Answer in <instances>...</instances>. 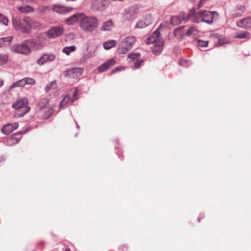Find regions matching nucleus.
I'll return each instance as SVG.
<instances>
[{
    "instance_id": "obj_45",
    "label": "nucleus",
    "mask_w": 251,
    "mask_h": 251,
    "mask_svg": "<svg viewBox=\"0 0 251 251\" xmlns=\"http://www.w3.org/2000/svg\"><path fill=\"white\" fill-rule=\"evenodd\" d=\"M188 61L187 60H182L180 62V64L181 65H182L184 67L187 66Z\"/></svg>"
},
{
    "instance_id": "obj_26",
    "label": "nucleus",
    "mask_w": 251,
    "mask_h": 251,
    "mask_svg": "<svg viewBox=\"0 0 251 251\" xmlns=\"http://www.w3.org/2000/svg\"><path fill=\"white\" fill-rule=\"evenodd\" d=\"M12 39L11 36L0 38V48H3L9 45Z\"/></svg>"
},
{
    "instance_id": "obj_15",
    "label": "nucleus",
    "mask_w": 251,
    "mask_h": 251,
    "mask_svg": "<svg viewBox=\"0 0 251 251\" xmlns=\"http://www.w3.org/2000/svg\"><path fill=\"white\" fill-rule=\"evenodd\" d=\"M30 50L31 49L38 50L43 48V44L39 39L27 40Z\"/></svg>"
},
{
    "instance_id": "obj_38",
    "label": "nucleus",
    "mask_w": 251,
    "mask_h": 251,
    "mask_svg": "<svg viewBox=\"0 0 251 251\" xmlns=\"http://www.w3.org/2000/svg\"><path fill=\"white\" fill-rule=\"evenodd\" d=\"M0 23L3 24L4 25L7 26L9 23V20L7 17L0 13Z\"/></svg>"
},
{
    "instance_id": "obj_43",
    "label": "nucleus",
    "mask_w": 251,
    "mask_h": 251,
    "mask_svg": "<svg viewBox=\"0 0 251 251\" xmlns=\"http://www.w3.org/2000/svg\"><path fill=\"white\" fill-rule=\"evenodd\" d=\"M78 90L77 89L75 90L73 96V98L72 100V102L76 100L77 99V95H78Z\"/></svg>"
},
{
    "instance_id": "obj_27",
    "label": "nucleus",
    "mask_w": 251,
    "mask_h": 251,
    "mask_svg": "<svg viewBox=\"0 0 251 251\" xmlns=\"http://www.w3.org/2000/svg\"><path fill=\"white\" fill-rule=\"evenodd\" d=\"M49 103V99L46 98H43L40 100L38 106L39 110L41 112L43 110L46 108V106Z\"/></svg>"
},
{
    "instance_id": "obj_48",
    "label": "nucleus",
    "mask_w": 251,
    "mask_h": 251,
    "mask_svg": "<svg viewBox=\"0 0 251 251\" xmlns=\"http://www.w3.org/2000/svg\"><path fill=\"white\" fill-rule=\"evenodd\" d=\"M5 160V158L4 156H3V155L0 156V162L4 161Z\"/></svg>"
},
{
    "instance_id": "obj_16",
    "label": "nucleus",
    "mask_w": 251,
    "mask_h": 251,
    "mask_svg": "<svg viewBox=\"0 0 251 251\" xmlns=\"http://www.w3.org/2000/svg\"><path fill=\"white\" fill-rule=\"evenodd\" d=\"M18 126L19 124L17 123L7 124L2 127L1 130L3 134L8 135L13 131L16 129Z\"/></svg>"
},
{
    "instance_id": "obj_2",
    "label": "nucleus",
    "mask_w": 251,
    "mask_h": 251,
    "mask_svg": "<svg viewBox=\"0 0 251 251\" xmlns=\"http://www.w3.org/2000/svg\"><path fill=\"white\" fill-rule=\"evenodd\" d=\"M218 13L217 12H211L206 10H201L195 13L194 16V22L200 23L201 22L207 24H211L214 18H217Z\"/></svg>"
},
{
    "instance_id": "obj_30",
    "label": "nucleus",
    "mask_w": 251,
    "mask_h": 251,
    "mask_svg": "<svg viewBox=\"0 0 251 251\" xmlns=\"http://www.w3.org/2000/svg\"><path fill=\"white\" fill-rule=\"evenodd\" d=\"M75 50L76 47L75 46L66 47L63 49L62 52L69 55L71 52L75 51Z\"/></svg>"
},
{
    "instance_id": "obj_7",
    "label": "nucleus",
    "mask_w": 251,
    "mask_h": 251,
    "mask_svg": "<svg viewBox=\"0 0 251 251\" xmlns=\"http://www.w3.org/2000/svg\"><path fill=\"white\" fill-rule=\"evenodd\" d=\"M63 31L64 29L62 26H54L47 32L46 35L49 38H54L62 35Z\"/></svg>"
},
{
    "instance_id": "obj_8",
    "label": "nucleus",
    "mask_w": 251,
    "mask_h": 251,
    "mask_svg": "<svg viewBox=\"0 0 251 251\" xmlns=\"http://www.w3.org/2000/svg\"><path fill=\"white\" fill-rule=\"evenodd\" d=\"M82 74V70L80 68H73L63 72V75L70 78H77Z\"/></svg>"
},
{
    "instance_id": "obj_41",
    "label": "nucleus",
    "mask_w": 251,
    "mask_h": 251,
    "mask_svg": "<svg viewBox=\"0 0 251 251\" xmlns=\"http://www.w3.org/2000/svg\"><path fill=\"white\" fill-rule=\"evenodd\" d=\"M30 29L31 28H36L39 26V24L31 19H30Z\"/></svg>"
},
{
    "instance_id": "obj_42",
    "label": "nucleus",
    "mask_w": 251,
    "mask_h": 251,
    "mask_svg": "<svg viewBox=\"0 0 251 251\" xmlns=\"http://www.w3.org/2000/svg\"><path fill=\"white\" fill-rule=\"evenodd\" d=\"M208 41L199 40L198 41V45L201 47H206L208 46Z\"/></svg>"
},
{
    "instance_id": "obj_29",
    "label": "nucleus",
    "mask_w": 251,
    "mask_h": 251,
    "mask_svg": "<svg viewBox=\"0 0 251 251\" xmlns=\"http://www.w3.org/2000/svg\"><path fill=\"white\" fill-rule=\"evenodd\" d=\"M235 37L240 39H249L250 38V34L248 31H243L237 33Z\"/></svg>"
},
{
    "instance_id": "obj_49",
    "label": "nucleus",
    "mask_w": 251,
    "mask_h": 251,
    "mask_svg": "<svg viewBox=\"0 0 251 251\" xmlns=\"http://www.w3.org/2000/svg\"><path fill=\"white\" fill-rule=\"evenodd\" d=\"M127 248H128L127 246H126V245H125V246H123L122 250L124 251H126L127 249Z\"/></svg>"
},
{
    "instance_id": "obj_28",
    "label": "nucleus",
    "mask_w": 251,
    "mask_h": 251,
    "mask_svg": "<svg viewBox=\"0 0 251 251\" xmlns=\"http://www.w3.org/2000/svg\"><path fill=\"white\" fill-rule=\"evenodd\" d=\"M116 45V41L114 40H110L103 43V47L105 50H109Z\"/></svg>"
},
{
    "instance_id": "obj_1",
    "label": "nucleus",
    "mask_w": 251,
    "mask_h": 251,
    "mask_svg": "<svg viewBox=\"0 0 251 251\" xmlns=\"http://www.w3.org/2000/svg\"><path fill=\"white\" fill-rule=\"evenodd\" d=\"M80 19L79 27L86 32H93L99 25V22L95 17L85 16L82 14Z\"/></svg>"
},
{
    "instance_id": "obj_31",
    "label": "nucleus",
    "mask_w": 251,
    "mask_h": 251,
    "mask_svg": "<svg viewBox=\"0 0 251 251\" xmlns=\"http://www.w3.org/2000/svg\"><path fill=\"white\" fill-rule=\"evenodd\" d=\"M140 54L139 53H130L128 54L127 58L129 59L128 61H131L134 60H138L140 58Z\"/></svg>"
},
{
    "instance_id": "obj_32",
    "label": "nucleus",
    "mask_w": 251,
    "mask_h": 251,
    "mask_svg": "<svg viewBox=\"0 0 251 251\" xmlns=\"http://www.w3.org/2000/svg\"><path fill=\"white\" fill-rule=\"evenodd\" d=\"M56 80H53L49 83L45 88V91L46 92H49V91L51 90L52 89H54L56 88Z\"/></svg>"
},
{
    "instance_id": "obj_11",
    "label": "nucleus",
    "mask_w": 251,
    "mask_h": 251,
    "mask_svg": "<svg viewBox=\"0 0 251 251\" xmlns=\"http://www.w3.org/2000/svg\"><path fill=\"white\" fill-rule=\"evenodd\" d=\"M159 41H163L162 38L160 36V32L158 29L154 31L152 34L148 38L146 44H154L158 43Z\"/></svg>"
},
{
    "instance_id": "obj_18",
    "label": "nucleus",
    "mask_w": 251,
    "mask_h": 251,
    "mask_svg": "<svg viewBox=\"0 0 251 251\" xmlns=\"http://www.w3.org/2000/svg\"><path fill=\"white\" fill-rule=\"evenodd\" d=\"M246 10V8L244 5H238L233 10L231 17L233 18L238 17L242 16L243 13Z\"/></svg>"
},
{
    "instance_id": "obj_47",
    "label": "nucleus",
    "mask_w": 251,
    "mask_h": 251,
    "mask_svg": "<svg viewBox=\"0 0 251 251\" xmlns=\"http://www.w3.org/2000/svg\"><path fill=\"white\" fill-rule=\"evenodd\" d=\"M121 69V68L119 67H116L114 70H112L111 72V74H114V73L116 72L117 71L120 70Z\"/></svg>"
},
{
    "instance_id": "obj_33",
    "label": "nucleus",
    "mask_w": 251,
    "mask_h": 251,
    "mask_svg": "<svg viewBox=\"0 0 251 251\" xmlns=\"http://www.w3.org/2000/svg\"><path fill=\"white\" fill-rule=\"evenodd\" d=\"M94 55V51H88L87 53H84L81 58V61H85L88 59L93 57Z\"/></svg>"
},
{
    "instance_id": "obj_44",
    "label": "nucleus",
    "mask_w": 251,
    "mask_h": 251,
    "mask_svg": "<svg viewBox=\"0 0 251 251\" xmlns=\"http://www.w3.org/2000/svg\"><path fill=\"white\" fill-rule=\"evenodd\" d=\"M207 0H200L198 3V8H201L204 5Z\"/></svg>"
},
{
    "instance_id": "obj_39",
    "label": "nucleus",
    "mask_w": 251,
    "mask_h": 251,
    "mask_svg": "<svg viewBox=\"0 0 251 251\" xmlns=\"http://www.w3.org/2000/svg\"><path fill=\"white\" fill-rule=\"evenodd\" d=\"M144 62V60L143 59L140 60L138 59L134 63V68L136 69H138L143 64Z\"/></svg>"
},
{
    "instance_id": "obj_17",
    "label": "nucleus",
    "mask_w": 251,
    "mask_h": 251,
    "mask_svg": "<svg viewBox=\"0 0 251 251\" xmlns=\"http://www.w3.org/2000/svg\"><path fill=\"white\" fill-rule=\"evenodd\" d=\"M115 60L114 59L111 58L99 66L98 70L99 72H103L107 70L111 66H114L115 64Z\"/></svg>"
},
{
    "instance_id": "obj_14",
    "label": "nucleus",
    "mask_w": 251,
    "mask_h": 251,
    "mask_svg": "<svg viewBox=\"0 0 251 251\" xmlns=\"http://www.w3.org/2000/svg\"><path fill=\"white\" fill-rule=\"evenodd\" d=\"M190 18V15L185 16L183 13L180 14L179 16H172L171 23L174 25H177L181 23V21H187Z\"/></svg>"
},
{
    "instance_id": "obj_6",
    "label": "nucleus",
    "mask_w": 251,
    "mask_h": 251,
    "mask_svg": "<svg viewBox=\"0 0 251 251\" xmlns=\"http://www.w3.org/2000/svg\"><path fill=\"white\" fill-rule=\"evenodd\" d=\"M10 50L16 53L25 55H28L31 52V50H30L29 48L27 40L24 41L21 44H16L10 47Z\"/></svg>"
},
{
    "instance_id": "obj_20",
    "label": "nucleus",
    "mask_w": 251,
    "mask_h": 251,
    "mask_svg": "<svg viewBox=\"0 0 251 251\" xmlns=\"http://www.w3.org/2000/svg\"><path fill=\"white\" fill-rule=\"evenodd\" d=\"M82 14H76L71 16L65 20V23L68 25H73L76 23L77 21L80 22V19Z\"/></svg>"
},
{
    "instance_id": "obj_5",
    "label": "nucleus",
    "mask_w": 251,
    "mask_h": 251,
    "mask_svg": "<svg viewBox=\"0 0 251 251\" xmlns=\"http://www.w3.org/2000/svg\"><path fill=\"white\" fill-rule=\"evenodd\" d=\"M28 100L24 98L18 100L15 103L12 104L13 108L18 110V114L22 117L30 110L29 107L27 106Z\"/></svg>"
},
{
    "instance_id": "obj_21",
    "label": "nucleus",
    "mask_w": 251,
    "mask_h": 251,
    "mask_svg": "<svg viewBox=\"0 0 251 251\" xmlns=\"http://www.w3.org/2000/svg\"><path fill=\"white\" fill-rule=\"evenodd\" d=\"M164 48V41H159L154 43V47L152 48L153 53L155 55L159 54L163 50Z\"/></svg>"
},
{
    "instance_id": "obj_19",
    "label": "nucleus",
    "mask_w": 251,
    "mask_h": 251,
    "mask_svg": "<svg viewBox=\"0 0 251 251\" xmlns=\"http://www.w3.org/2000/svg\"><path fill=\"white\" fill-rule=\"evenodd\" d=\"M106 2L103 0H94L92 1V8L95 10H103L105 6Z\"/></svg>"
},
{
    "instance_id": "obj_23",
    "label": "nucleus",
    "mask_w": 251,
    "mask_h": 251,
    "mask_svg": "<svg viewBox=\"0 0 251 251\" xmlns=\"http://www.w3.org/2000/svg\"><path fill=\"white\" fill-rule=\"evenodd\" d=\"M21 138V133H17L13 134L12 136L8 139V144L9 145L17 144Z\"/></svg>"
},
{
    "instance_id": "obj_3",
    "label": "nucleus",
    "mask_w": 251,
    "mask_h": 251,
    "mask_svg": "<svg viewBox=\"0 0 251 251\" xmlns=\"http://www.w3.org/2000/svg\"><path fill=\"white\" fill-rule=\"evenodd\" d=\"M30 18L22 19L18 17H13L12 24L13 27L16 29H21L23 32H28L30 30Z\"/></svg>"
},
{
    "instance_id": "obj_34",
    "label": "nucleus",
    "mask_w": 251,
    "mask_h": 251,
    "mask_svg": "<svg viewBox=\"0 0 251 251\" xmlns=\"http://www.w3.org/2000/svg\"><path fill=\"white\" fill-rule=\"evenodd\" d=\"M8 59L7 55L0 54V66L6 64L8 62Z\"/></svg>"
},
{
    "instance_id": "obj_10",
    "label": "nucleus",
    "mask_w": 251,
    "mask_h": 251,
    "mask_svg": "<svg viewBox=\"0 0 251 251\" xmlns=\"http://www.w3.org/2000/svg\"><path fill=\"white\" fill-rule=\"evenodd\" d=\"M55 58V55L52 53H45L37 61L39 66H42L45 63L53 61Z\"/></svg>"
},
{
    "instance_id": "obj_37",
    "label": "nucleus",
    "mask_w": 251,
    "mask_h": 251,
    "mask_svg": "<svg viewBox=\"0 0 251 251\" xmlns=\"http://www.w3.org/2000/svg\"><path fill=\"white\" fill-rule=\"evenodd\" d=\"M147 26H148V25L142 18L137 22L135 25V28H144Z\"/></svg>"
},
{
    "instance_id": "obj_46",
    "label": "nucleus",
    "mask_w": 251,
    "mask_h": 251,
    "mask_svg": "<svg viewBox=\"0 0 251 251\" xmlns=\"http://www.w3.org/2000/svg\"><path fill=\"white\" fill-rule=\"evenodd\" d=\"M183 27L182 26H181V27H179L176 29L175 30H174V33L175 35H176L180 31L181 29H183Z\"/></svg>"
},
{
    "instance_id": "obj_35",
    "label": "nucleus",
    "mask_w": 251,
    "mask_h": 251,
    "mask_svg": "<svg viewBox=\"0 0 251 251\" xmlns=\"http://www.w3.org/2000/svg\"><path fill=\"white\" fill-rule=\"evenodd\" d=\"M53 109L50 107H48L47 111H46L42 116L44 119H48L51 116L53 113Z\"/></svg>"
},
{
    "instance_id": "obj_51",
    "label": "nucleus",
    "mask_w": 251,
    "mask_h": 251,
    "mask_svg": "<svg viewBox=\"0 0 251 251\" xmlns=\"http://www.w3.org/2000/svg\"><path fill=\"white\" fill-rule=\"evenodd\" d=\"M65 251H71L70 249L69 248H66L65 249Z\"/></svg>"
},
{
    "instance_id": "obj_13",
    "label": "nucleus",
    "mask_w": 251,
    "mask_h": 251,
    "mask_svg": "<svg viewBox=\"0 0 251 251\" xmlns=\"http://www.w3.org/2000/svg\"><path fill=\"white\" fill-rule=\"evenodd\" d=\"M51 9L55 12L59 14H65L70 13L73 10V8L67 7L61 5H53L51 7Z\"/></svg>"
},
{
    "instance_id": "obj_24",
    "label": "nucleus",
    "mask_w": 251,
    "mask_h": 251,
    "mask_svg": "<svg viewBox=\"0 0 251 251\" xmlns=\"http://www.w3.org/2000/svg\"><path fill=\"white\" fill-rule=\"evenodd\" d=\"M114 26L112 21L109 20L103 23L102 25L100 27V29L102 31L111 30L113 28Z\"/></svg>"
},
{
    "instance_id": "obj_12",
    "label": "nucleus",
    "mask_w": 251,
    "mask_h": 251,
    "mask_svg": "<svg viewBox=\"0 0 251 251\" xmlns=\"http://www.w3.org/2000/svg\"><path fill=\"white\" fill-rule=\"evenodd\" d=\"M236 25L238 27L245 29L251 28V16H248L237 21Z\"/></svg>"
},
{
    "instance_id": "obj_22",
    "label": "nucleus",
    "mask_w": 251,
    "mask_h": 251,
    "mask_svg": "<svg viewBox=\"0 0 251 251\" xmlns=\"http://www.w3.org/2000/svg\"><path fill=\"white\" fill-rule=\"evenodd\" d=\"M17 9L19 12L24 14L32 13L34 10V8L32 6L27 5L18 6Z\"/></svg>"
},
{
    "instance_id": "obj_4",
    "label": "nucleus",
    "mask_w": 251,
    "mask_h": 251,
    "mask_svg": "<svg viewBox=\"0 0 251 251\" xmlns=\"http://www.w3.org/2000/svg\"><path fill=\"white\" fill-rule=\"evenodd\" d=\"M136 40L133 36L124 38L119 44L118 52L120 54H125L129 50L135 43Z\"/></svg>"
},
{
    "instance_id": "obj_36",
    "label": "nucleus",
    "mask_w": 251,
    "mask_h": 251,
    "mask_svg": "<svg viewBox=\"0 0 251 251\" xmlns=\"http://www.w3.org/2000/svg\"><path fill=\"white\" fill-rule=\"evenodd\" d=\"M143 19L148 25L151 24L153 20L152 16L150 14L146 15Z\"/></svg>"
},
{
    "instance_id": "obj_40",
    "label": "nucleus",
    "mask_w": 251,
    "mask_h": 251,
    "mask_svg": "<svg viewBox=\"0 0 251 251\" xmlns=\"http://www.w3.org/2000/svg\"><path fill=\"white\" fill-rule=\"evenodd\" d=\"M69 101V98L68 96H66L64 97L63 99L60 101L59 103L60 107H63L66 105Z\"/></svg>"
},
{
    "instance_id": "obj_50",
    "label": "nucleus",
    "mask_w": 251,
    "mask_h": 251,
    "mask_svg": "<svg viewBox=\"0 0 251 251\" xmlns=\"http://www.w3.org/2000/svg\"><path fill=\"white\" fill-rule=\"evenodd\" d=\"M3 84V81L2 79H0V87H1Z\"/></svg>"
},
{
    "instance_id": "obj_25",
    "label": "nucleus",
    "mask_w": 251,
    "mask_h": 251,
    "mask_svg": "<svg viewBox=\"0 0 251 251\" xmlns=\"http://www.w3.org/2000/svg\"><path fill=\"white\" fill-rule=\"evenodd\" d=\"M199 33L198 30L195 27L192 26L187 31L186 34L189 36L196 38L199 36Z\"/></svg>"
},
{
    "instance_id": "obj_9",
    "label": "nucleus",
    "mask_w": 251,
    "mask_h": 251,
    "mask_svg": "<svg viewBox=\"0 0 251 251\" xmlns=\"http://www.w3.org/2000/svg\"><path fill=\"white\" fill-rule=\"evenodd\" d=\"M35 83V81L34 79L31 78L26 77L13 83V84L10 86V89H12L16 87L24 86L25 84L33 85Z\"/></svg>"
}]
</instances>
